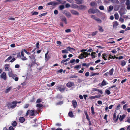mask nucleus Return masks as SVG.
<instances>
[{
    "label": "nucleus",
    "mask_w": 130,
    "mask_h": 130,
    "mask_svg": "<svg viewBox=\"0 0 130 130\" xmlns=\"http://www.w3.org/2000/svg\"><path fill=\"white\" fill-rule=\"evenodd\" d=\"M17 106V103L15 101L9 102L6 105V106L8 108L13 109Z\"/></svg>",
    "instance_id": "1"
},
{
    "label": "nucleus",
    "mask_w": 130,
    "mask_h": 130,
    "mask_svg": "<svg viewBox=\"0 0 130 130\" xmlns=\"http://www.w3.org/2000/svg\"><path fill=\"white\" fill-rule=\"evenodd\" d=\"M58 5V2L57 1V0H56V1L51 2L46 4L47 6L52 5L55 6Z\"/></svg>",
    "instance_id": "2"
},
{
    "label": "nucleus",
    "mask_w": 130,
    "mask_h": 130,
    "mask_svg": "<svg viewBox=\"0 0 130 130\" xmlns=\"http://www.w3.org/2000/svg\"><path fill=\"white\" fill-rule=\"evenodd\" d=\"M98 11V9L94 10L92 8L90 9L88 11V12L89 13H94L97 12Z\"/></svg>",
    "instance_id": "3"
},
{
    "label": "nucleus",
    "mask_w": 130,
    "mask_h": 130,
    "mask_svg": "<svg viewBox=\"0 0 130 130\" xmlns=\"http://www.w3.org/2000/svg\"><path fill=\"white\" fill-rule=\"evenodd\" d=\"M1 77L4 80H6V75L5 72H3L1 75Z\"/></svg>",
    "instance_id": "4"
},
{
    "label": "nucleus",
    "mask_w": 130,
    "mask_h": 130,
    "mask_svg": "<svg viewBox=\"0 0 130 130\" xmlns=\"http://www.w3.org/2000/svg\"><path fill=\"white\" fill-rule=\"evenodd\" d=\"M74 85V83L73 82H69L67 84L66 86L69 88H70Z\"/></svg>",
    "instance_id": "5"
},
{
    "label": "nucleus",
    "mask_w": 130,
    "mask_h": 130,
    "mask_svg": "<svg viewBox=\"0 0 130 130\" xmlns=\"http://www.w3.org/2000/svg\"><path fill=\"white\" fill-rule=\"evenodd\" d=\"M113 119L115 122H117L118 120V117L117 118L116 112H114L113 115Z\"/></svg>",
    "instance_id": "6"
},
{
    "label": "nucleus",
    "mask_w": 130,
    "mask_h": 130,
    "mask_svg": "<svg viewBox=\"0 0 130 130\" xmlns=\"http://www.w3.org/2000/svg\"><path fill=\"white\" fill-rule=\"evenodd\" d=\"M21 55L22 58L21 59L23 60H27L28 59L27 58L24 57V55L23 51H22L21 52Z\"/></svg>",
    "instance_id": "7"
},
{
    "label": "nucleus",
    "mask_w": 130,
    "mask_h": 130,
    "mask_svg": "<svg viewBox=\"0 0 130 130\" xmlns=\"http://www.w3.org/2000/svg\"><path fill=\"white\" fill-rule=\"evenodd\" d=\"M86 8V7L85 6H84L82 5H81L78 6V9L80 10H84Z\"/></svg>",
    "instance_id": "8"
},
{
    "label": "nucleus",
    "mask_w": 130,
    "mask_h": 130,
    "mask_svg": "<svg viewBox=\"0 0 130 130\" xmlns=\"http://www.w3.org/2000/svg\"><path fill=\"white\" fill-rule=\"evenodd\" d=\"M72 104L74 108H75L77 106V102L75 100H73L72 101Z\"/></svg>",
    "instance_id": "9"
},
{
    "label": "nucleus",
    "mask_w": 130,
    "mask_h": 130,
    "mask_svg": "<svg viewBox=\"0 0 130 130\" xmlns=\"http://www.w3.org/2000/svg\"><path fill=\"white\" fill-rule=\"evenodd\" d=\"M90 55L92 58H95L96 54L95 52H93L91 53Z\"/></svg>",
    "instance_id": "10"
},
{
    "label": "nucleus",
    "mask_w": 130,
    "mask_h": 130,
    "mask_svg": "<svg viewBox=\"0 0 130 130\" xmlns=\"http://www.w3.org/2000/svg\"><path fill=\"white\" fill-rule=\"evenodd\" d=\"M5 71H9V65L8 64H6L5 65Z\"/></svg>",
    "instance_id": "11"
},
{
    "label": "nucleus",
    "mask_w": 130,
    "mask_h": 130,
    "mask_svg": "<svg viewBox=\"0 0 130 130\" xmlns=\"http://www.w3.org/2000/svg\"><path fill=\"white\" fill-rule=\"evenodd\" d=\"M71 12L73 14L75 15H79V13L78 12L74 10H72Z\"/></svg>",
    "instance_id": "12"
},
{
    "label": "nucleus",
    "mask_w": 130,
    "mask_h": 130,
    "mask_svg": "<svg viewBox=\"0 0 130 130\" xmlns=\"http://www.w3.org/2000/svg\"><path fill=\"white\" fill-rule=\"evenodd\" d=\"M19 122L21 123L24 122L25 121V119L23 117H20L19 119Z\"/></svg>",
    "instance_id": "13"
},
{
    "label": "nucleus",
    "mask_w": 130,
    "mask_h": 130,
    "mask_svg": "<svg viewBox=\"0 0 130 130\" xmlns=\"http://www.w3.org/2000/svg\"><path fill=\"white\" fill-rule=\"evenodd\" d=\"M102 56H103L102 58L103 59H104V60H106L107 58V54L105 53H104L102 55Z\"/></svg>",
    "instance_id": "14"
},
{
    "label": "nucleus",
    "mask_w": 130,
    "mask_h": 130,
    "mask_svg": "<svg viewBox=\"0 0 130 130\" xmlns=\"http://www.w3.org/2000/svg\"><path fill=\"white\" fill-rule=\"evenodd\" d=\"M125 116V115L123 114L122 115H121L120 116L119 119L121 121H122L123 119L124 118Z\"/></svg>",
    "instance_id": "15"
},
{
    "label": "nucleus",
    "mask_w": 130,
    "mask_h": 130,
    "mask_svg": "<svg viewBox=\"0 0 130 130\" xmlns=\"http://www.w3.org/2000/svg\"><path fill=\"white\" fill-rule=\"evenodd\" d=\"M76 3L78 4H80L82 3L83 0H74Z\"/></svg>",
    "instance_id": "16"
},
{
    "label": "nucleus",
    "mask_w": 130,
    "mask_h": 130,
    "mask_svg": "<svg viewBox=\"0 0 130 130\" xmlns=\"http://www.w3.org/2000/svg\"><path fill=\"white\" fill-rule=\"evenodd\" d=\"M118 25V23L116 21H115L113 23V27H116Z\"/></svg>",
    "instance_id": "17"
},
{
    "label": "nucleus",
    "mask_w": 130,
    "mask_h": 130,
    "mask_svg": "<svg viewBox=\"0 0 130 130\" xmlns=\"http://www.w3.org/2000/svg\"><path fill=\"white\" fill-rule=\"evenodd\" d=\"M71 7L72 8H78V6L75 4H73L71 5Z\"/></svg>",
    "instance_id": "18"
},
{
    "label": "nucleus",
    "mask_w": 130,
    "mask_h": 130,
    "mask_svg": "<svg viewBox=\"0 0 130 130\" xmlns=\"http://www.w3.org/2000/svg\"><path fill=\"white\" fill-rule=\"evenodd\" d=\"M57 1L58 2V4H65L66 3V2L65 1H62L61 0H57Z\"/></svg>",
    "instance_id": "19"
},
{
    "label": "nucleus",
    "mask_w": 130,
    "mask_h": 130,
    "mask_svg": "<svg viewBox=\"0 0 130 130\" xmlns=\"http://www.w3.org/2000/svg\"><path fill=\"white\" fill-rule=\"evenodd\" d=\"M114 71V69L113 68L111 69L110 70H109L108 72L109 74L110 75H112L113 74V72Z\"/></svg>",
    "instance_id": "20"
},
{
    "label": "nucleus",
    "mask_w": 130,
    "mask_h": 130,
    "mask_svg": "<svg viewBox=\"0 0 130 130\" xmlns=\"http://www.w3.org/2000/svg\"><path fill=\"white\" fill-rule=\"evenodd\" d=\"M67 49L68 51H69L70 52H72V50H75L74 48H71L70 46L67 47Z\"/></svg>",
    "instance_id": "21"
},
{
    "label": "nucleus",
    "mask_w": 130,
    "mask_h": 130,
    "mask_svg": "<svg viewBox=\"0 0 130 130\" xmlns=\"http://www.w3.org/2000/svg\"><path fill=\"white\" fill-rule=\"evenodd\" d=\"M61 20L62 21L64 22L65 24H67V19L66 17H63L61 19Z\"/></svg>",
    "instance_id": "22"
},
{
    "label": "nucleus",
    "mask_w": 130,
    "mask_h": 130,
    "mask_svg": "<svg viewBox=\"0 0 130 130\" xmlns=\"http://www.w3.org/2000/svg\"><path fill=\"white\" fill-rule=\"evenodd\" d=\"M69 116L71 118H72L74 117L73 113L72 111H70L68 113Z\"/></svg>",
    "instance_id": "23"
},
{
    "label": "nucleus",
    "mask_w": 130,
    "mask_h": 130,
    "mask_svg": "<svg viewBox=\"0 0 130 130\" xmlns=\"http://www.w3.org/2000/svg\"><path fill=\"white\" fill-rule=\"evenodd\" d=\"M66 15L68 18H69L71 17V15L69 12L66 11V13H65Z\"/></svg>",
    "instance_id": "24"
},
{
    "label": "nucleus",
    "mask_w": 130,
    "mask_h": 130,
    "mask_svg": "<svg viewBox=\"0 0 130 130\" xmlns=\"http://www.w3.org/2000/svg\"><path fill=\"white\" fill-rule=\"evenodd\" d=\"M100 96H99L97 95H95L94 96H91L90 97V98L91 99H93L96 98H99Z\"/></svg>",
    "instance_id": "25"
},
{
    "label": "nucleus",
    "mask_w": 130,
    "mask_h": 130,
    "mask_svg": "<svg viewBox=\"0 0 130 130\" xmlns=\"http://www.w3.org/2000/svg\"><path fill=\"white\" fill-rule=\"evenodd\" d=\"M121 65L122 66H125L126 64V61L124 60H122L121 61Z\"/></svg>",
    "instance_id": "26"
},
{
    "label": "nucleus",
    "mask_w": 130,
    "mask_h": 130,
    "mask_svg": "<svg viewBox=\"0 0 130 130\" xmlns=\"http://www.w3.org/2000/svg\"><path fill=\"white\" fill-rule=\"evenodd\" d=\"M36 61H32L31 63L30 64V67H31L34 65L36 63Z\"/></svg>",
    "instance_id": "27"
},
{
    "label": "nucleus",
    "mask_w": 130,
    "mask_h": 130,
    "mask_svg": "<svg viewBox=\"0 0 130 130\" xmlns=\"http://www.w3.org/2000/svg\"><path fill=\"white\" fill-rule=\"evenodd\" d=\"M62 53L63 54H67L68 53L67 50L64 49L61 51Z\"/></svg>",
    "instance_id": "28"
},
{
    "label": "nucleus",
    "mask_w": 130,
    "mask_h": 130,
    "mask_svg": "<svg viewBox=\"0 0 130 130\" xmlns=\"http://www.w3.org/2000/svg\"><path fill=\"white\" fill-rule=\"evenodd\" d=\"M91 113L93 115H94L95 114V112L94 110V108L93 106H92L91 107Z\"/></svg>",
    "instance_id": "29"
},
{
    "label": "nucleus",
    "mask_w": 130,
    "mask_h": 130,
    "mask_svg": "<svg viewBox=\"0 0 130 130\" xmlns=\"http://www.w3.org/2000/svg\"><path fill=\"white\" fill-rule=\"evenodd\" d=\"M30 115L31 116H32L35 115L34 111V110H32L30 112Z\"/></svg>",
    "instance_id": "30"
},
{
    "label": "nucleus",
    "mask_w": 130,
    "mask_h": 130,
    "mask_svg": "<svg viewBox=\"0 0 130 130\" xmlns=\"http://www.w3.org/2000/svg\"><path fill=\"white\" fill-rule=\"evenodd\" d=\"M98 27L99 28V30L100 31L103 32L104 31V29L101 26L99 25Z\"/></svg>",
    "instance_id": "31"
},
{
    "label": "nucleus",
    "mask_w": 130,
    "mask_h": 130,
    "mask_svg": "<svg viewBox=\"0 0 130 130\" xmlns=\"http://www.w3.org/2000/svg\"><path fill=\"white\" fill-rule=\"evenodd\" d=\"M65 89L64 87L62 88L60 87L59 88V90L61 92H63Z\"/></svg>",
    "instance_id": "32"
},
{
    "label": "nucleus",
    "mask_w": 130,
    "mask_h": 130,
    "mask_svg": "<svg viewBox=\"0 0 130 130\" xmlns=\"http://www.w3.org/2000/svg\"><path fill=\"white\" fill-rule=\"evenodd\" d=\"M113 6L111 5L109 6V9L108 10V11L110 12L113 9Z\"/></svg>",
    "instance_id": "33"
},
{
    "label": "nucleus",
    "mask_w": 130,
    "mask_h": 130,
    "mask_svg": "<svg viewBox=\"0 0 130 130\" xmlns=\"http://www.w3.org/2000/svg\"><path fill=\"white\" fill-rule=\"evenodd\" d=\"M90 5L92 6H94L96 5V4L95 2H91Z\"/></svg>",
    "instance_id": "34"
},
{
    "label": "nucleus",
    "mask_w": 130,
    "mask_h": 130,
    "mask_svg": "<svg viewBox=\"0 0 130 130\" xmlns=\"http://www.w3.org/2000/svg\"><path fill=\"white\" fill-rule=\"evenodd\" d=\"M32 15H37L38 13L37 12L32 11L31 12Z\"/></svg>",
    "instance_id": "35"
},
{
    "label": "nucleus",
    "mask_w": 130,
    "mask_h": 130,
    "mask_svg": "<svg viewBox=\"0 0 130 130\" xmlns=\"http://www.w3.org/2000/svg\"><path fill=\"white\" fill-rule=\"evenodd\" d=\"M115 18V19L118 20L119 18V16L118 13H115L114 15Z\"/></svg>",
    "instance_id": "36"
},
{
    "label": "nucleus",
    "mask_w": 130,
    "mask_h": 130,
    "mask_svg": "<svg viewBox=\"0 0 130 130\" xmlns=\"http://www.w3.org/2000/svg\"><path fill=\"white\" fill-rule=\"evenodd\" d=\"M59 8L60 10H61L63 9L64 8V6L63 5H61L59 6Z\"/></svg>",
    "instance_id": "37"
},
{
    "label": "nucleus",
    "mask_w": 130,
    "mask_h": 130,
    "mask_svg": "<svg viewBox=\"0 0 130 130\" xmlns=\"http://www.w3.org/2000/svg\"><path fill=\"white\" fill-rule=\"evenodd\" d=\"M11 89V87H10L7 88L5 91V92L6 93H8L10 91V90Z\"/></svg>",
    "instance_id": "38"
},
{
    "label": "nucleus",
    "mask_w": 130,
    "mask_h": 130,
    "mask_svg": "<svg viewBox=\"0 0 130 130\" xmlns=\"http://www.w3.org/2000/svg\"><path fill=\"white\" fill-rule=\"evenodd\" d=\"M98 32V31H96L94 32H92L91 35L92 36H94L96 35Z\"/></svg>",
    "instance_id": "39"
},
{
    "label": "nucleus",
    "mask_w": 130,
    "mask_h": 130,
    "mask_svg": "<svg viewBox=\"0 0 130 130\" xmlns=\"http://www.w3.org/2000/svg\"><path fill=\"white\" fill-rule=\"evenodd\" d=\"M30 58L32 60V61H36V59L35 58V56L34 55H33L31 57L29 56Z\"/></svg>",
    "instance_id": "40"
},
{
    "label": "nucleus",
    "mask_w": 130,
    "mask_h": 130,
    "mask_svg": "<svg viewBox=\"0 0 130 130\" xmlns=\"http://www.w3.org/2000/svg\"><path fill=\"white\" fill-rule=\"evenodd\" d=\"M81 64L78 65H76L74 67V68L75 69H77L80 68H81Z\"/></svg>",
    "instance_id": "41"
},
{
    "label": "nucleus",
    "mask_w": 130,
    "mask_h": 130,
    "mask_svg": "<svg viewBox=\"0 0 130 130\" xmlns=\"http://www.w3.org/2000/svg\"><path fill=\"white\" fill-rule=\"evenodd\" d=\"M78 77V76L75 75H73L71 76L70 78H76Z\"/></svg>",
    "instance_id": "42"
},
{
    "label": "nucleus",
    "mask_w": 130,
    "mask_h": 130,
    "mask_svg": "<svg viewBox=\"0 0 130 130\" xmlns=\"http://www.w3.org/2000/svg\"><path fill=\"white\" fill-rule=\"evenodd\" d=\"M48 51H47V52L45 54V59L46 60H47L48 59H47V56L48 54Z\"/></svg>",
    "instance_id": "43"
},
{
    "label": "nucleus",
    "mask_w": 130,
    "mask_h": 130,
    "mask_svg": "<svg viewBox=\"0 0 130 130\" xmlns=\"http://www.w3.org/2000/svg\"><path fill=\"white\" fill-rule=\"evenodd\" d=\"M125 5H130V1L129 0H126Z\"/></svg>",
    "instance_id": "44"
},
{
    "label": "nucleus",
    "mask_w": 130,
    "mask_h": 130,
    "mask_svg": "<svg viewBox=\"0 0 130 130\" xmlns=\"http://www.w3.org/2000/svg\"><path fill=\"white\" fill-rule=\"evenodd\" d=\"M43 105L42 104H38L36 105V107L41 108L42 107Z\"/></svg>",
    "instance_id": "45"
},
{
    "label": "nucleus",
    "mask_w": 130,
    "mask_h": 130,
    "mask_svg": "<svg viewBox=\"0 0 130 130\" xmlns=\"http://www.w3.org/2000/svg\"><path fill=\"white\" fill-rule=\"evenodd\" d=\"M17 125V123L15 121H14L12 124V125L13 126H16Z\"/></svg>",
    "instance_id": "46"
},
{
    "label": "nucleus",
    "mask_w": 130,
    "mask_h": 130,
    "mask_svg": "<svg viewBox=\"0 0 130 130\" xmlns=\"http://www.w3.org/2000/svg\"><path fill=\"white\" fill-rule=\"evenodd\" d=\"M35 98L33 96L32 98L30 100L29 102L32 103V102H34L35 101Z\"/></svg>",
    "instance_id": "47"
},
{
    "label": "nucleus",
    "mask_w": 130,
    "mask_h": 130,
    "mask_svg": "<svg viewBox=\"0 0 130 130\" xmlns=\"http://www.w3.org/2000/svg\"><path fill=\"white\" fill-rule=\"evenodd\" d=\"M13 74L12 73V71H9L8 72V75L10 77H11V76H12V75Z\"/></svg>",
    "instance_id": "48"
},
{
    "label": "nucleus",
    "mask_w": 130,
    "mask_h": 130,
    "mask_svg": "<svg viewBox=\"0 0 130 130\" xmlns=\"http://www.w3.org/2000/svg\"><path fill=\"white\" fill-rule=\"evenodd\" d=\"M106 85V82L105 81V80H103L102 82V86H104Z\"/></svg>",
    "instance_id": "49"
},
{
    "label": "nucleus",
    "mask_w": 130,
    "mask_h": 130,
    "mask_svg": "<svg viewBox=\"0 0 130 130\" xmlns=\"http://www.w3.org/2000/svg\"><path fill=\"white\" fill-rule=\"evenodd\" d=\"M75 61V60L74 59H73L70 60V62H69V63H73Z\"/></svg>",
    "instance_id": "50"
},
{
    "label": "nucleus",
    "mask_w": 130,
    "mask_h": 130,
    "mask_svg": "<svg viewBox=\"0 0 130 130\" xmlns=\"http://www.w3.org/2000/svg\"><path fill=\"white\" fill-rule=\"evenodd\" d=\"M12 57L11 56H10L7 59H6L5 60V62H6L7 61H9L12 58Z\"/></svg>",
    "instance_id": "51"
},
{
    "label": "nucleus",
    "mask_w": 130,
    "mask_h": 130,
    "mask_svg": "<svg viewBox=\"0 0 130 130\" xmlns=\"http://www.w3.org/2000/svg\"><path fill=\"white\" fill-rule=\"evenodd\" d=\"M42 102V100L40 99H38L36 102V103H39Z\"/></svg>",
    "instance_id": "52"
},
{
    "label": "nucleus",
    "mask_w": 130,
    "mask_h": 130,
    "mask_svg": "<svg viewBox=\"0 0 130 130\" xmlns=\"http://www.w3.org/2000/svg\"><path fill=\"white\" fill-rule=\"evenodd\" d=\"M99 9L101 10H103L104 9V7L103 6H101L99 7Z\"/></svg>",
    "instance_id": "53"
},
{
    "label": "nucleus",
    "mask_w": 130,
    "mask_h": 130,
    "mask_svg": "<svg viewBox=\"0 0 130 130\" xmlns=\"http://www.w3.org/2000/svg\"><path fill=\"white\" fill-rule=\"evenodd\" d=\"M47 13V12H46L45 13H43L42 14H41L40 15H39V17H41L43 16H45L46 15Z\"/></svg>",
    "instance_id": "54"
},
{
    "label": "nucleus",
    "mask_w": 130,
    "mask_h": 130,
    "mask_svg": "<svg viewBox=\"0 0 130 130\" xmlns=\"http://www.w3.org/2000/svg\"><path fill=\"white\" fill-rule=\"evenodd\" d=\"M65 31L67 33L71 31V29H67L65 30Z\"/></svg>",
    "instance_id": "55"
},
{
    "label": "nucleus",
    "mask_w": 130,
    "mask_h": 130,
    "mask_svg": "<svg viewBox=\"0 0 130 130\" xmlns=\"http://www.w3.org/2000/svg\"><path fill=\"white\" fill-rule=\"evenodd\" d=\"M116 59H122L123 58V57L122 56H120L118 57H116Z\"/></svg>",
    "instance_id": "56"
},
{
    "label": "nucleus",
    "mask_w": 130,
    "mask_h": 130,
    "mask_svg": "<svg viewBox=\"0 0 130 130\" xmlns=\"http://www.w3.org/2000/svg\"><path fill=\"white\" fill-rule=\"evenodd\" d=\"M105 92H106V94L108 95H109L110 94V91L108 90H106L105 91Z\"/></svg>",
    "instance_id": "57"
},
{
    "label": "nucleus",
    "mask_w": 130,
    "mask_h": 130,
    "mask_svg": "<svg viewBox=\"0 0 130 130\" xmlns=\"http://www.w3.org/2000/svg\"><path fill=\"white\" fill-rule=\"evenodd\" d=\"M82 65L83 66H86L87 67H88L89 66V64H87L86 63H83L82 64Z\"/></svg>",
    "instance_id": "58"
},
{
    "label": "nucleus",
    "mask_w": 130,
    "mask_h": 130,
    "mask_svg": "<svg viewBox=\"0 0 130 130\" xmlns=\"http://www.w3.org/2000/svg\"><path fill=\"white\" fill-rule=\"evenodd\" d=\"M127 104H126L124 105L123 107V109L125 110H126V108L127 107Z\"/></svg>",
    "instance_id": "59"
},
{
    "label": "nucleus",
    "mask_w": 130,
    "mask_h": 130,
    "mask_svg": "<svg viewBox=\"0 0 130 130\" xmlns=\"http://www.w3.org/2000/svg\"><path fill=\"white\" fill-rule=\"evenodd\" d=\"M84 53L85 54V55L86 57H88L89 55H90V53H88L87 52H84Z\"/></svg>",
    "instance_id": "60"
},
{
    "label": "nucleus",
    "mask_w": 130,
    "mask_h": 130,
    "mask_svg": "<svg viewBox=\"0 0 130 130\" xmlns=\"http://www.w3.org/2000/svg\"><path fill=\"white\" fill-rule=\"evenodd\" d=\"M70 6V5L68 3L66 4L65 5V7L66 8H68Z\"/></svg>",
    "instance_id": "61"
},
{
    "label": "nucleus",
    "mask_w": 130,
    "mask_h": 130,
    "mask_svg": "<svg viewBox=\"0 0 130 130\" xmlns=\"http://www.w3.org/2000/svg\"><path fill=\"white\" fill-rule=\"evenodd\" d=\"M89 72H87L85 74V76L86 77H88L89 75Z\"/></svg>",
    "instance_id": "62"
},
{
    "label": "nucleus",
    "mask_w": 130,
    "mask_h": 130,
    "mask_svg": "<svg viewBox=\"0 0 130 130\" xmlns=\"http://www.w3.org/2000/svg\"><path fill=\"white\" fill-rule=\"evenodd\" d=\"M96 21H97L99 23H101L102 22L101 20L99 18H98V19H97Z\"/></svg>",
    "instance_id": "63"
},
{
    "label": "nucleus",
    "mask_w": 130,
    "mask_h": 130,
    "mask_svg": "<svg viewBox=\"0 0 130 130\" xmlns=\"http://www.w3.org/2000/svg\"><path fill=\"white\" fill-rule=\"evenodd\" d=\"M111 52L114 54L116 53L117 52V51L115 49L111 51Z\"/></svg>",
    "instance_id": "64"
}]
</instances>
